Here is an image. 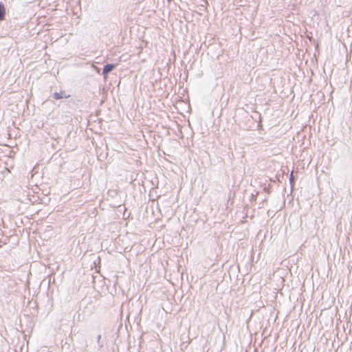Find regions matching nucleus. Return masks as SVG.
Segmentation results:
<instances>
[{
  "label": "nucleus",
  "mask_w": 352,
  "mask_h": 352,
  "mask_svg": "<svg viewBox=\"0 0 352 352\" xmlns=\"http://www.w3.org/2000/svg\"><path fill=\"white\" fill-rule=\"evenodd\" d=\"M116 66H117V64H113V63H108L104 66V67L102 69V75L103 76L104 79L107 78L108 74L111 72H112L116 67Z\"/></svg>",
  "instance_id": "obj_1"
},
{
  "label": "nucleus",
  "mask_w": 352,
  "mask_h": 352,
  "mask_svg": "<svg viewBox=\"0 0 352 352\" xmlns=\"http://www.w3.org/2000/svg\"><path fill=\"white\" fill-rule=\"evenodd\" d=\"M69 97V95H66L65 91L56 92L53 95V98L56 100H59L62 98H67Z\"/></svg>",
  "instance_id": "obj_2"
},
{
  "label": "nucleus",
  "mask_w": 352,
  "mask_h": 352,
  "mask_svg": "<svg viewBox=\"0 0 352 352\" xmlns=\"http://www.w3.org/2000/svg\"><path fill=\"white\" fill-rule=\"evenodd\" d=\"M6 17V8L4 4L0 1V21H3Z\"/></svg>",
  "instance_id": "obj_3"
},
{
  "label": "nucleus",
  "mask_w": 352,
  "mask_h": 352,
  "mask_svg": "<svg viewBox=\"0 0 352 352\" xmlns=\"http://www.w3.org/2000/svg\"><path fill=\"white\" fill-rule=\"evenodd\" d=\"M293 179H294V177L292 175V174H291L290 177H289V182H290L292 186L293 185Z\"/></svg>",
  "instance_id": "obj_4"
},
{
  "label": "nucleus",
  "mask_w": 352,
  "mask_h": 352,
  "mask_svg": "<svg viewBox=\"0 0 352 352\" xmlns=\"http://www.w3.org/2000/svg\"><path fill=\"white\" fill-rule=\"evenodd\" d=\"M101 339V335H98L97 336V342L99 344L100 343V340Z\"/></svg>",
  "instance_id": "obj_5"
},
{
  "label": "nucleus",
  "mask_w": 352,
  "mask_h": 352,
  "mask_svg": "<svg viewBox=\"0 0 352 352\" xmlns=\"http://www.w3.org/2000/svg\"><path fill=\"white\" fill-rule=\"evenodd\" d=\"M97 72H98V73L100 72V68H97Z\"/></svg>",
  "instance_id": "obj_6"
},
{
  "label": "nucleus",
  "mask_w": 352,
  "mask_h": 352,
  "mask_svg": "<svg viewBox=\"0 0 352 352\" xmlns=\"http://www.w3.org/2000/svg\"><path fill=\"white\" fill-rule=\"evenodd\" d=\"M305 52H308V48H305Z\"/></svg>",
  "instance_id": "obj_7"
},
{
  "label": "nucleus",
  "mask_w": 352,
  "mask_h": 352,
  "mask_svg": "<svg viewBox=\"0 0 352 352\" xmlns=\"http://www.w3.org/2000/svg\"><path fill=\"white\" fill-rule=\"evenodd\" d=\"M168 2H171L173 0H167Z\"/></svg>",
  "instance_id": "obj_8"
},
{
  "label": "nucleus",
  "mask_w": 352,
  "mask_h": 352,
  "mask_svg": "<svg viewBox=\"0 0 352 352\" xmlns=\"http://www.w3.org/2000/svg\"><path fill=\"white\" fill-rule=\"evenodd\" d=\"M301 352H302V351Z\"/></svg>",
  "instance_id": "obj_9"
}]
</instances>
